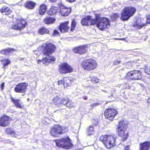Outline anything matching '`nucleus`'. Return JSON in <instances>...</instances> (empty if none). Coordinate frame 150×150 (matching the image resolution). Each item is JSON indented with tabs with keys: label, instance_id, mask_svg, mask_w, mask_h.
Instances as JSON below:
<instances>
[{
	"label": "nucleus",
	"instance_id": "nucleus-48",
	"mask_svg": "<svg viewBox=\"0 0 150 150\" xmlns=\"http://www.w3.org/2000/svg\"><path fill=\"white\" fill-rule=\"evenodd\" d=\"M83 98L85 100H86L87 99V97L86 96H83Z\"/></svg>",
	"mask_w": 150,
	"mask_h": 150
},
{
	"label": "nucleus",
	"instance_id": "nucleus-2",
	"mask_svg": "<svg viewBox=\"0 0 150 150\" xmlns=\"http://www.w3.org/2000/svg\"><path fill=\"white\" fill-rule=\"evenodd\" d=\"M95 20L96 21L95 24H96L97 27L100 30H103L110 27V23L107 18H100L99 15H97L96 16V19Z\"/></svg>",
	"mask_w": 150,
	"mask_h": 150
},
{
	"label": "nucleus",
	"instance_id": "nucleus-10",
	"mask_svg": "<svg viewBox=\"0 0 150 150\" xmlns=\"http://www.w3.org/2000/svg\"><path fill=\"white\" fill-rule=\"evenodd\" d=\"M142 75L140 71L134 70L128 72L126 76L127 79L133 80L140 79L142 78Z\"/></svg>",
	"mask_w": 150,
	"mask_h": 150
},
{
	"label": "nucleus",
	"instance_id": "nucleus-44",
	"mask_svg": "<svg viewBox=\"0 0 150 150\" xmlns=\"http://www.w3.org/2000/svg\"><path fill=\"white\" fill-rule=\"evenodd\" d=\"M4 83L3 82L1 83V88L2 90L4 88Z\"/></svg>",
	"mask_w": 150,
	"mask_h": 150
},
{
	"label": "nucleus",
	"instance_id": "nucleus-37",
	"mask_svg": "<svg viewBox=\"0 0 150 150\" xmlns=\"http://www.w3.org/2000/svg\"><path fill=\"white\" fill-rule=\"evenodd\" d=\"M90 78L91 79V81H92L95 82L96 83L99 82V80L97 78H96V77L93 76H91Z\"/></svg>",
	"mask_w": 150,
	"mask_h": 150
},
{
	"label": "nucleus",
	"instance_id": "nucleus-15",
	"mask_svg": "<svg viewBox=\"0 0 150 150\" xmlns=\"http://www.w3.org/2000/svg\"><path fill=\"white\" fill-rule=\"evenodd\" d=\"M28 84L25 83H20L17 85L15 88L16 92L23 93L25 92L27 89Z\"/></svg>",
	"mask_w": 150,
	"mask_h": 150
},
{
	"label": "nucleus",
	"instance_id": "nucleus-29",
	"mask_svg": "<svg viewBox=\"0 0 150 150\" xmlns=\"http://www.w3.org/2000/svg\"><path fill=\"white\" fill-rule=\"evenodd\" d=\"M49 32L48 30L44 28H40L38 30V33L41 35L47 34Z\"/></svg>",
	"mask_w": 150,
	"mask_h": 150
},
{
	"label": "nucleus",
	"instance_id": "nucleus-26",
	"mask_svg": "<svg viewBox=\"0 0 150 150\" xmlns=\"http://www.w3.org/2000/svg\"><path fill=\"white\" fill-rule=\"evenodd\" d=\"M141 22V21L140 19H138L136 23L134 24V27H136L138 29H141L144 25Z\"/></svg>",
	"mask_w": 150,
	"mask_h": 150
},
{
	"label": "nucleus",
	"instance_id": "nucleus-11",
	"mask_svg": "<svg viewBox=\"0 0 150 150\" xmlns=\"http://www.w3.org/2000/svg\"><path fill=\"white\" fill-rule=\"evenodd\" d=\"M117 114V112L113 108H109L106 109L104 112L105 117L110 120H112L114 116Z\"/></svg>",
	"mask_w": 150,
	"mask_h": 150
},
{
	"label": "nucleus",
	"instance_id": "nucleus-9",
	"mask_svg": "<svg viewBox=\"0 0 150 150\" xmlns=\"http://www.w3.org/2000/svg\"><path fill=\"white\" fill-rule=\"evenodd\" d=\"M56 46L51 43H46L43 49V54L46 56H49L54 53L56 50Z\"/></svg>",
	"mask_w": 150,
	"mask_h": 150
},
{
	"label": "nucleus",
	"instance_id": "nucleus-13",
	"mask_svg": "<svg viewBox=\"0 0 150 150\" xmlns=\"http://www.w3.org/2000/svg\"><path fill=\"white\" fill-rule=\"evenodd\" d=\"M96 21L94 19L91 18L90 16H85L81 21V23L83 25H93L96 23Z\"/></svg>",
	"mask_w": 150,
	"mask_h": 150
},
{
	"label": "nucleus",
	"instance_id": "nucleus-22",
	"mask_svg": "<svg viewBox=\"0 0 150 150\" xmlns=\"http://www.w3.org/2000/svg\"><path fill=\"white\" fill-rule=\"evenodd\" d=\"M63 85L64 86H70L71 82L73 81V79L71 77H65L63 79Z\"/></svg>",
	"mask_w": 150,
	"mask_h": 150
},
{
	"label": "nucleus",
	"instance_id": "nucleus-20",
	"mask_svg": "<svg viewBox=\"0 0 150 150\" xmlns=\"http://www.w3.org/2000/svg\"><path fill=\"white\" fill-rule=\"evenodd\" d=\"M70 8L66 7L63 5H62L60 7V12L62 16H68L71 12Z\"/></svg>",
	"mask_w": 150,
	"mask_h": 150
},
{
	"label": "nucleus",
	"instance_id": "nucleus-16",
	"mask_svg": "<svg viewBox=\"0 0 150 150\" xmlns=\"http://www.w3.org/2000/svg\"><path fill=\"white\" fill-rule=\"evenodd\" d=\"M87 45L80 46L74 48V51L75 53L82 54L85 53L87 51Z\"/></svg>",
	"mask_w": 150,
	"mask_h": 150
},
{
	"label": "nucleus",
	"instance_id": "nucleus-17",
	"mask_svg": "<svg viewBox=\"0 0 150 150\" xmlns=\"http://www.w3.org/2000/svg\"><path fill=\"white\" fill-rule=\"evenodd\" d=\"M9 123V117L6 115L2 116L0 118V126L5 127Z\"/></svg>",
	"mask_w": 150,
	"mask_h": 150
},
{
	"label": "nucleus",
	"instance_id": "nucleus-43",
	"mask_svg": "<svg viewBox=\"0 0 150 150\" xmlns=\"http://www.w3.org/2000/svg\"><path fill=\"white\" fill-rule=\"evenodd\" d=\"M63 83H64V80L63 81V80H59L58 81V84L59 85L61 84L62 83H63Z\"/></svg>",
	"mask_w": 150,
	"mask_h": 150
},
{
	"label": "nucleus",
	"instance_id": "nucleus-18",
	"mask_svg": "<svg viewBox=\"0 0 150 150\" xmlns=\"http://www.w3.org/2000/svg\"><path fill=\"white\" fill-rule=\"evenodd\" d=\"M69 21H66L60 24L59 26V29L62 33L67 32L68 31L69 27L68 26Z\"/></svg>",
	"mask_w": 150,
	"mask_h": 150
},
{
	"label": "nucleus",
	"instance_id": "nucleus-7",
	"mask_svg": "<svg viewBox=\"0 0 150 150\" xmlns=\"http://www.w3.org/2000/svg\"><path fill=\"white\" fill-rule=\"evenodd\" d=\"M68 129L67 127H61L59 125H55L51 128L50 133L53 137H57L59 134L67 132Z\"/></svg>",
	"mask_w": 150,
	"mask_h": 150
},
{
	"label": "nucleus",
	"instance_id": "nucleus-30",
	"mask_svg": "<svg viewBox=\"0 0 150 150\" xmlns=\"http://www.w3.org/2000/svg\"><path fill=\"white\" fill-rule=\"evenodd\" d=\"M54 18L51 17L47 18L44 20V22L45 23L49 24L53 23L55 21Z\"/></svg>",
	"mask_w": 150,
	"mask_h": 150
},
{
	"label": "nucleus",
	"instance_id": "nucleus-1",
	"mask_svg": "<svg viewBox=\"0 0 150 150\" xmlns=\"http://www.w3.org/2000/svg\"><path fill=\"white\" fill-rule=\"evenodd\" d=\"M108 149H110L115 145V139L111 135H102L99 139Z\"/></svg>",
	"mask_w": 150,
	"mask_h": 150
},
{
	"label": "nucleus",
	"instance_id": "nucleus-14",
	"mask_svg": "<svg viewBox=\"0 0 150 150\" xmlns=\"http://www.w3.org/2000/svg\"><path fill=\"white\" fill-rule=\"evenodd\" d=\"M26 24L25 20L23 19L18 20L16 23L12 26V28L15 30L22 29L25 27Z\"/></svg>",
	"mask_w": 150,
	"mask_h": 150
},
{
	"label": "nucleus",
	"instance_id": "nucleus-24",
	"mask_svg": "<svg viewBox=\"0 0 150 150\" xmlns=\"http://www.w3.org/2000/svg\"><path fill=\"white\" fill-rule=\"evenodd\" d=\"M2 13L5 12L6 15L9 14L12 12V11L6 6H3L0 10Z\"/></svg>",
	"mask_w": 150,
	"mask_h": 150
},
{
	"label": "nucleus",
	"instance_id": "nucleus-21",
	"mask_svg": "<svg viewBox=\"0 0 150 150\" xmlns=\"http://www.w3.org/2000/svg\"><path fill=\"white\" fill-rule=\"evenodd\" d=\"M140 150H149L150 147V142L146 141L139 144Z\"/></svg>",
	"mask_w": 150,
	"mask_h": 150
},
{
	"label": "nucleus",
	"instance_id": "nucleus-33",
	"mask_svg": "<svg viewBox=\"0 0 150 150\" xmlns=\"http://www.w3.org/2000/svg\"><path fill=\"white\" fill-rule=\"evenodd\" d=\"M94 132L93 127L92 126H89L87 129V133L88 135H90L93 134Z\"/></svg>",
	"mask_w": 150,
	"mask_h": 150
},
{
	"label": "nucleus",
	"instance_id": "nucleus-39",
	"mask_svg": "<svg viewBox=\"0 0 150 150\" xmlns=\"http://www.w3.org/2000/svg\"><path fill=\"white\" fill-rule=\"evenodd\" d=\"M99 104L100 103H93L90 105V106L91 107V109H92L96 106L99 105Z\"/></svg>",
	"mask_w": 150,
	"mask_h": 150
},
{
	"label": "nucleus",
	"instance_id": "nucleus-12",
	"mask_svg": "<svg viewBox=\"0 0 150 150\" xmlns=\"http://www.w3.org/2000/svg\"><path fill=\"white\" fill-rule=\"evenodd\" d=\"M60 73L66 74L71 72L73 69L67 63H65L61 64L59 67Z\"/></svg>",
	"mask_w": 150,
	"mask_h": 150
},
{
	"label": "nucleus",
	"instance_id": "nucleus-36",
	"mask_svg": "<svg viewBox=\"0 0 150 150\" xmlns=\"http://www.w3.org/2000/svg\"><path fill=\"white\" fill-rule=\"evenodd\" d=\"M76 27V22L74 20H73L72 21L71 23V30H73Z\"/></svg>",
	"mask_w": 150,
	"mask_h": 150
},
{
	"label": "nucleus",
	"instance_id": "nucleus-40",
	"mask_svg": "<svg viewBox=\"0 0 150 150\" xmlns=\"http://www.w3.org/2000/svg\"><path fill=\"white\" fill-rule=\"evenodd\" d=\"M147 18L146 20V22L147 23H150V15L147 16Z\"/></svg>",
	"mask_w": 150,
	"mask_h": 150
},
{
	"label": "nucleus",
	"instance_id": "nucleus-8",
	"mask_svg": "<svg viewBox=\"0 0 150 150\" xmlns=\"http://www.w3.org/2000/svg\"><path fill=\"white\" fill-rule=\"evenodd\" d=\"M136 9L134 7H125L121 13V19L123 21L128 20L135 13Z\"/></svg>",
	"mask_w": 150,
	"mask_h": 150
},
{
	"label": "nucleus",
	"instance_id": "nucleus-4",
	"mask_svg": "<svg viewBox=\"0 0 150 150\" xmlns=\"http://www.w3.org/2000/svg\"><path fill=\"white\" fill-rule=\"evenodd\" d=\"M55 142L57 146L63 149H68L73 146L71 140L68 137L56 140Z\"/></svg>",
	"mask_w": 150,
	"mask_h": 150
},
{
	"label": "nucleus",
	"instance_id": "nucleus-46",
	"mask_svg": "<svg viewBox=\"0 0 150 150\" xmlns=\"http://www.w3.org/2000/svg\"><path fill=\"white\" fill-rule=\"evenodd\" d=\"M51 3H55L56 2L57 0H49Z\"/></svg>",
	"mask_w": 150,
	"mask_h": 150
},
{
	"label": "nucleus",
	"instance_id": "nucleus-31",
	"mask_svg": "<svg viewBox=\"0 0 150 150\" xmlns=\"http://www.w3.org/2000/svg\"><path fill=\"white\" fill-rule=\"evenodd\" d=\"M14 50V49L9 48L1 50L0 52V53L1 54H4L5 55H8L11 51Z\"/></svg>",
	"mask_w": 150,
	"mask_h": 150
},
{
	"label": "nucleus",
	"instance_id": "nucleus-35",
	"mask_svg": "<svg viewBox=\"0 0 150 150\" xmlns=\"http://www.w3.org/2000/svg\"><path fill=\"white\" fill-rule=\"evenodd\" d=\"M144 69L146 74L150 75V66H145Z\"/></svg>",
	"mask_w": 150,
	"mask_h": 150
},
{
	"label": "nucleus",
	"instance_id": "nucleus-51",
	"mask_svg": "<svg viewBox=\"0 0 150 150\" xmlns=\"http://www.w3.org/2000/svg\"><path fill=\"white\" fill-rule=\"evenodd\" d=\"M55 60H54V61H51V62H50H50H54V61H55ZM53 63H54V62H53Z\"/></svg>",
	"mask_w": 150,
	"mask_h": 150
},
{
	"label": "nucleus",
	"instance_id": "nucleus-41",
	"mask_svg": "<svg viewBox=\"0 0 150 150\" xmlns=\"http://www.w3.org/2000/svg\"><path fill=\"white\" fill-rule=\"evenodd\" d=\"M112 16L115 19H116L119 17V16L118 14L115 13L113 14Z\"/></svg>",
	"mask_w": 150,
	"mask_h": 150
},
{
	"label": "nucleus",
	"instance_id": "nucleus-38",
	"mask_svg": "<svg viewBox=\"0 0 150 150\" xmlns=\"http://www.w3.org/2000/svg\"><path fill=\"white\" fill-rule=\"evenodd\" d=\"M59 33L57 30H54L53 31L52 35L53 37H56L59 35Z\"/></svg>",
	"mask_w": 150,
	"mask_h": 150
},
{
	"label": "nucleus",
	"instance_id": "nucleus-52",
	"mask_svg": "<svg viewBox=\"0 0 150 150\" xmlns=\"http://www.w3.org/2000/svg\"><path fill=\"white\" fill-rule=\"evenodd\" d=\"M124 39V38H122V39H121V40H123V39Z\"/></svg>",
	"mask_w": 150,
	"mask_h": 150
},
{
	"label": "nucleus",
	"instance_id": "nucleus-47",
	"mask_svg": "<svg viewBox=\"0 0 150 150\" xmlns=\"http://www.w3.org/2000/svg\"><path fill=\"white\" fill-rule=\"evenodd\" d=\"M67 1L70 2H74L76 0H67Z\"/></svg>",
	"mask_w": 150,
	"mask_h": 150
},
{
	"label": "nucleus",
	"instance_id": "nucleus-34",
	"mask_svg": "<svg viewBox=\"0 0 150 150\" xmlns=\"http://www.w3.org/2000/svg\"><path fill=\"white\" fill-rule=\"evenodd\" d=\"M2 62L3 64V67H4L10 63V61L8 59H4L2 60Z\"/></svg>",
	"mask_w": 150,
	"mask_h": 150
},
{
	"label": "nucleus",
	"instance_id": "nucleus-28",
	"mask_svg": "<svg viewBox=\"0 0 150 150\" xmlns=\"http://www.w3.org/2000/svg\"><path fill=\"white\" fill-rule=\"evenodd\" d=\"M35 3L34 2L31 1H29L27 2L25 4V6L29 9H32L35 6Z\"/></svg>",
	"mask_w": 150,
	"mask_h": 150
},
{
	"label": "nucleus",
	"instance_id": "nucleus-49",
	"mask_svg": "<svg viewBox=\"0 0 150 150\" xmlns=\"http://www.w3.org/2000/svg\"><path fill=\"white\" fill-rule=\"evenodd\" d=\"M147 102L150 103V96L149 97L148 99L147 100Z\"/></svg>",
	"mask_w": 150,
	"mask_h": 150
},
{
	"label": "nucleus",
	"instance_id": "nucleus-23",
	"mask_svg": "<svg viewBox=\"0 0 150 150\" xmlns=\"http://www.w3.org/2000/svg\"><path fill=\"white\" fill-rule=\"evenodd\" d=\"M59 10L57 7L52 6L51 7L50 10L47 12V13L48 15H53L57 12Z\"/></svg>",
	"mask_w": 150,
	"mask_h": 150
},
{
	"label": "nucleus",
	"instance_id": "nucleus-50",
	"mask_svg": "<svg viewBox=\"0 0 150 150\" xmlns=\"http://www.w3.org/2000/svg\"><path fill=\"white\" fill-rule=\"evenodd\" d=\"M97 124H98V122H96V123L94 125H97Z\"/></svg>",
	"mask_w": 150,
	"mask_h": 150
},
{
	"label": "nucleus",
	"instance_id": "nucleus-25",
	"mask_svg": "<svg viewBox=\"0 0 150 150\" xmlns=\"http://www.w3.org/2000/svg\"><path fill=\"white\" fill-rule=\"evenodd\" d=\"M11 101L13 102L17 108H21V100H20L15 99L11 97Z\"/></svg>",
	"mask_w": 150,
	"mask_h": 150
},
{
	"label": "nucleus",
	"instance_id": "nucleus-6",
	"mask_svg": "<svg viewBox=\"0 0 150 150\" xmlns=\"http://www.w3.org/2000/svg\"><path fill=\"white\" fill-rule=\"evenodd\" d=\"M127 127V125L123 121H121L119 122L117 131L118 135L122 137V139L123 141L126 140L128 136V133L125 132Z\"/></svg>",
	"mask_w": 150,
	"mask_h": 150
},
{
	"label": "nucleus",
	"instance_id": "nucleus-45",
	"mask_svg": "<svg viewBox=\"0 0 150 150\" xmlns=\"http://www.w3.org/2000/svg\"><path fill=\"white\" fill-rule=\"evenodd\" d=\"M129 146L128 145L125 147V150H129Z\"/></svg>",
	"mask_w": 150,
	"mask_h": 150
},
{
	"label": "nucleus",
	"instance_id": "nucleus-42",
	"mask_svg": "<svg viewBox=\"0 0 150 150\" xmlns=\"http://www.w3.org/2000/svg\"><path fill=\"white\" fill-rule=\"evenodd\" d=\"M120 61H115L114 63V64L115 65H116L118 64L119 63H120Z\"/></svg>",
	"mask_w": 150,
	"mask_h": 150
},
{
	"label": "nucleus",
	"instance_id": "nucleus-32",
	"mask_svg": "<svg viewBox=\"0 0 150 150\" xmlns=\"http://www.w3.org/2000/svg\"><path fill=\"white\" fill-rule=\"evenodd\" d=\"M6 132L7 134H10L13 137H16V134L13 130L10 128H7L6 130Z\"/></svg>",
	"mask_w": 150,
	"mask_h": 150
},
{
	"label": "nucleus",
	"instance_id": "nucleus-3",
	"mask_svg": "<svg viewBox=\"0 0 150 150\" xmlns=\"http://www.w3.org/2000/svg\"><path fill=\"white\" fill-rule=\"evenodd\" d=\"M96 61L93 59H88L83 60L81 66L85 70L91 71L95 69L97 66Z\"/></svg>",
	"mask_w": 150,
	"mask_h": 150
},
{
	"label": "nucleus",
	"instance_id": "nucleus-19",
	"mask_svg": "<svg viewBox=\"0 0 150 150\" xmlns=\"http://www.w3.org/2000/svg\"><path fill=\"white\" fill-rule=\"evenodd\" d=\"M54 57L51 56L48 57V58L45 57L43 58L42 60H38V64H41L42 62L44 64L47 65L48 64L50 63V62L54 61L55 60Z\"/></svg>",
	"mask_w": 150,
	"mask_h": 150
},
{
	"label": "nucleus",
	"instance_id": "nucleus-27",
	"mask_svg": "<svg viewBox=\"0 0 150 150\" xmlns=\"http://www.w3.org/2000/svg\"><path fill=\"white\" fill-rule=\"evenodd\" d=\"M46 6L44 4L41 5L39 9V13L40 15H43L45 12L46 10Z\"/></svg>",
	"mask_w": 150,
	"mask_h": 150
},
{
	"label": "nucleus",
	"instance_id": "nucleus-5",
	"mask_svg": "<svg viewBox=\"0 0 150 150\" xmlns=\"http://www.w3.org/2000/svg\"><path fill=\"white\" fill-rule=\"evenodd\" d=\"M61 98V96L59 94H57L52 100L55 104H58L59 103V104H63L67 107H74L73 103L68 98H64L60 101V99Z\"/></svg>",
	"mask_w": 150,
	"mask_h": 150
}]
</instances>
